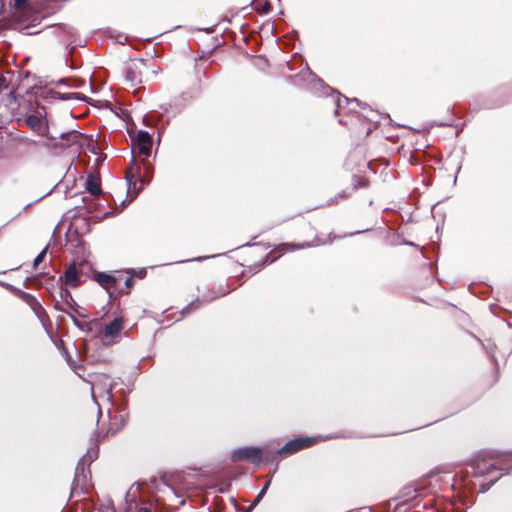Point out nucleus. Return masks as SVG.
<instances>
[{
  "instance_id": "1",
  "label": "nucleus",
  "mask_w": 512,
  "mask_h": 512,
  "mask_svg": "<svg viewBox=\"0 0 512 512\" xmlns=\"http://www.w3.org/2000/svg\"><path fill=\"white\" fill-rule=\"evenodd\" d=\"M336 104L335 114L339 123L346 127L353 144L358 145L377 128L374 118L377 116L372 109L363 106L357 100L342 98L340 94L332 96Z\"/></svg>"
},
{
  "instance_id": "27",
  "label": "nucleus",
  "mask_w": 512,
  "mask_h": 512,
  "mask_svg": "<svg viewBox=\"0 0 512 512\" xmlns=\"http://www.w3.org/2000/svg\"><path fill=\"white\" fill-rule=\"evenodd\" d=\"M228 292H229V290H228V289H222V290H220V291L216 294V296H215V297H212V298H210L209 300H212V299H215V298H218V297L224 296V295H226Z\"/></svg>"
},
{
  "instance_id": "17",
  "label": "nucleus",
  "mask_w": 512,
  "mask_h": 512,
  "mask_svg": "<svg viewBox=\"0 0 512 512\" xmlns=\"http://www.w3.org/2000/svg\"><path fill=\"white\" fill-rule=\"evenodd\" d=\"M85 187L91 195H100L102 192L100 177L97 175L89 174L86 179Z\"/></svg>"
},
{
  "instance_id": "16",
  "label": "nucleus",
  "mask_w": 512,
  "mask_h": 512,
  "mask_svg": "<svg viewBox=\"0 0 512 512\" xmlns=\"http://www.w3.org/2000/svg\"><path fill=\"white\" fill-rule=\"evenodd\" d=\"M17 295L31 307V309L38 317H41L43 314H45L42 305L33 295L21 290L18 291Z\"/></svg>"
},
{
  "instance_id": "22",
  "label": "nucleus",
  "mask_w": 512,
  "mask_h": 512,
  "mask_svg": "<svg viewBox=\"0 0 512 512\" xmlns=\"http://www.w3.org/2000/svg\"><path fill=\"white\" fill-rule=\"evenodd\" d=\"M201 306V302L199 300L191 302L185 309H183L182 314H188L192 311H195Z\"/></svg>"
},
{
  "instance_id": "14",
  "label": "nucleus",
  "mask_w": 512,
  "mask_h": 512,
  "mask_svg": "<svg viewBox=\"0 0 512 512\" xmlns=\"http://www.w3.org/2000/svg\"><path fill=\"white\" fill-rule=\"evenodd\" d=\"M60 296L63 303L61 305L57 304L56 309L64 312L69 317H71L75 323H78L76 317L70 312V310L76 311L75 306L77 305L71 292L67 288H63L61 289Z\"/></svg>"
},
{
  "instance_id": "3",
  "label": "nucleus",
  "mask_w": 512,
  "mask_h": 512,
  "mask_svg": "<svg viewBox=\"0 0 512 512\" xmlns=\"http://www.w3.org/2000/svg\"><path fill=\"white\" fill-rule=\"evenodd\" d=\"M96 457L97 451H88L78 462L75 469L74 480L71 485V498L88 495L91 476L90 464Z\"/></svg>"
},
{
  "instance_id": "24",
  "label": "nucleus",
  "mask_w": 512,
  "mask_h": 512,
  "mask_svg": "<svg viewBox=\"0 0 512 512\" xmlns=\"http://www.w3.org/2000/svg\"><path fill=\"white\" fill-rule=\"evenodd\" d=\"M8 87L6 78L0 74V93Z\"/></svg>"
},
{
  "instance_id": "9",
  "label": "nucleus",
  "mask_w": 512,
  "mask_h": 512,
  "mask_svg": "<svg viewBox=\"0 0 512 512\" xmlns=\"http://www.w3.org/2000/svg\"><path fill=\"white\" fill-rule=\"evenodd\" d=\"M45 118V106L37 104L35 113L27 115L25 118V123L31 130L37 132L39 135H43L48 129Z\"/></svg>"
},
{
  "instance_id": "11",
  "label": "nucleus",
  "mask_w": 512,
  "mask_h": 512,
  "mask_svg": "<svg viewBox=\"0 0 512 512\" xmlns=\"http://www.w3.org/2000/svg\"><path fill=\"white\" fill-rule=\"evenodd\" d=\"M93 280H95L102 288H104L109 297L113 299L116 291L117 283L121 280L117 278V271L110 274L105 272H96L93 275Z\"/></svg>"
},
{
  "instance_id": "32",
  "label": "nucleus",
  "mask_w": 512,
  "mask_h": 512,
  "mask_svg": "<svg viewBox=\"0 0 512 512\" xmlns=\"http://www.w3.org/2000/svg\"><path fill=\"white\" fill-rule=\"evenodd\" d=\"M72 136H73V138H75V139H76V138H79L81 135H80V134H77V133H73V134H72Z\"/></svg>"
},
{
  "instance_id": "10",
  "label": "nucleus",
  "mask_w": 512,
  "mask_h": 512,
  "mask_svg": "<svg viewBox=\"0 0 512 512\" xmlns=\"http://www.w3.org/2000/svg\"><path fill=\"white\" fill-rule=\"evenodd\" d=\"M310 246L311 245L308 242H303V243H282V244L278 245L273 251L268 253L265 256L264 260H262L259 264H257V267L261 268V267H263L267 263L274 262L278 257H280V255H282L284 253H287V252H290V251H294V250H298V249L308 248Z\"/></svg>"
},
{
  "instance_id": "12",
  "label": "nucleus",
  "mask_w": 512,
  "mask_h": 512,
  "mask_svg": "<svg viewBox=\"0 0 512 512\" xmlns=\"http://www.w3.org/2000/svg\"><path fill=\"white\" fill-rule=\"evenodd\" d=\"M124 328V321L122 317H116L112 322L105 325L101 330L100 335L104 343H114L115 339L119 337L120 332Z\"/></svg>"
},
{
  "instance_id": "13",
  "label": "nucleus",
  "mask_w": 512,
  "mask_h": 512,
  "mask_svg": "<svg viewBox=\"0 0 512 512\" xmlns=\"http://www.w3.org/2000/svg\"><path fill=\"white\" fill-rule=\"evenodd\" d=\"M117 278L121 280L117 283L113 300L128 295L134 285L133 275L129 272L117 271Z\"/></svg>"
},
{
  "instance_id": "28",
  "label": "nucleus",
  "mask_w": 512,
  "mask_h": 512,
  "mask_svg": "<svg viewBox=\"0 0 512 512\" xmlns=\"http://www.w3.org/2000/svg\"><path fill=\"white\" fill-rule=\"evenodd\" d=\"M146 275V271L145 270H140L137 274L138 277L140 278H143L144 276Z\"/></svg>"
},
{
  "instance_id": "30",
  "label": "nucleus",
  "mask_w": 512,
  "mask_h": 512,
  "mask_svg": "<svg viewBox=\"0 0 512 512\" xmlns=\"http://www.w3.org/2000/svg\"><path fill=\"white\" fill-rule=\"evenodd\" d=\"M9 96L12 98V99H15L16 98V92L15 91H11Z\"/></svg>"
},
{
  "instance_id": "33",
  "label": "nucleus",
  "mask_w": 512,
  "mask_h": 512,
  "mask_svg": "<svg viewBox=\"0 0 512 512\" xmlns=\"http://www.w3.org/2000/svg\"><path fill=\"white\" fill-rule=\"evenodd\" d=\"M53 12H54V10H52V11H47V12H43V16H46V15H48V14H50V13H53Z\"/></svg>"
},
{
  "instance_id": "25",
  "label": "nucleus",
  "mask_w": 512,
  "mask_h": 512,
  "mask_svg": "<svg viewBox=\"0 0 512 512\" xmlns=\"http://www.w3.org/2000/svg\"><path fill=\"white\" fill-rule=\"evenodd\" d=\"M137 512H156L155 509L150 506V507H140Z\"/></svg>"
},
{
  "instance_id": "29",
  "label": "nucleus",
  "mask_w": 512,
  "mask_h": 512,
  "mask_svg": "<svg viewBox=\"0 0 512 512\" xmlns=\"http://www.w3.org/2000/svg\"><path fill=\"white\" fill-rule=\"evenodd\" d=\"M503 512H512V503L508 505Z\"/></svg>"
},
{
  "instance_id": "18",
  "label": "nucleus",
  "mask_w": 512,
  "mask_h": 512,
  "mask_svg": "<svg viewBox=\"0 0 512 512\" xmlns=\"http://www.w3.org/2000/svg\"><path fill=\"white\" fill-rule=\"evenodd\" d=\"M64 276H65L66 284L71 286V287H77L81 283L80 278H79V274H78V270H77L75 264L70 265L66 269V271L64 273Z\"/></svg>"
},
{
  "instance_id": "15",
  "label": "nucleus",
  "mask_w": 512,
  "mask_h": 512,
  "mask_svg": "<svg viewBox=\"0 0 512 512\" xmlns=\"http://www.w3.org/2000/svg\"><path fill=\"white\" fill-rule=\"evenodd\" d=\"M126 421L123 415L115 414L110 417V422L107 428V431L104 435H100V441H104L108 439L110 436L116 435L119 431L123 429Z\"/></svg>"
},
{
  "instance_id": "6",
  "label": "nucleus",
  "mask_w": 512,
  "mask_h": 512,
  "mask_svg": "<svg viewBox=\"0 0 512 512\" xmlns=\"http://www.w3.org/2000/svg\"><path fill=\"white\" fill-rule=\"evenodd\" d=\"M233 462L247 461L259 465L263 461H270L271 458L266 450L254 446H245L235 449L231 454Z\"/></svg>"
},
{
  "instance_id": "8",
  "label": "nucleus",
  "mask_w": 512,
  "mask_h": 512,
  "mask_svg": "<svg viewBox=\"0 0 512 512\" xmlns=\"http://www.w3.org/2000/svg\"><path fill=\"white\" fill-rule=\"evenodd\" d=\"M318 437L301 436L288 441L282 448L276 451L279 455H292L303 449L310 448L319 442Z\"/></svg>"
},
{
  "instance_id": "21",
  "label": "nucleus",
  "mask_w": 512,
  "mask_h": 512,
  "mask_svg": "<svg viewBox=\"0 0 512 512\" xmlns=\"http://www.w3.org/2000/svg\"><path fill=\"white\" fill-rule=\"evenodd\" d=\"M271 10V4L268 1L259 3L256 7V11L260 14H267Z\"/></svg>"
},
{
  "instance_id": "7",
  "label": "nucleus",
  "mask_w": 512,
  "mask_h": 512,
  "mask_svg": "<svg viewBox=\"0 0 512 512\" xmlns=\"http://www.w3.org/2000/svg\"><path fill=\"white\" fill-rule=\"evenodd\" d=\"M149 69L147 62L143 59L130 61L124 69L126 82L131 86H137L144 82V72Z\"/></svg>"
},
{
  "instance_id": "5",
  "label": "nucleus",
  "mask_w": 512,
  "mask_h": 512,
  "mask_svg": "<svg viewBox=\"0 0 512 512\" xmlns=\"http://www.w3.org/2000/svg\"><path fill=\"white\" fill-rule=\"evenodd\" d=\"M89 377L93 396L111 401L113 398L112 390L114 388L111 375L103 372H92L89 374Z\"/></svg>"
},
{
  "instance_id": "23",
  "label": "nucleus",
  "mask_w": 512,
  "mask_h": 512,
  "mask_svg": "<svg viewBox=\"0 0 512 512\" xmlns=\"http://www.w3.org/2000/svg\"><path fill=\"white\" fill-rule=\"evenodd\" d=\"M46 252H47V248L43 249L38 255L37 257L34 259V262H33V265L34 267L38 266L43 260H44V257L46 255Z\"/></svg>"
},
{
  "instance_id": "4",
  "label": "nucleus",
  "mask_w": 512,
  "mask_h": 512,
  "mask_svg": "<svg viewBox=\"0 0 512 512\" xmlns=\"http://www.w3.org/2000/svg\"><path fill=\"white\" fill-rule=\"evenodd\" d=\"M502 465L501 457L495 455H479L471 463L474 476H489L491 482L499 478L497 472L504 469Z\"/></svg>"
},
{
  "instance_id": "26",
  "label": "nucleus",
  "mask_w": 512,
  "mask_h": 512,
  "mask_svg": "<svg viewBox=\"0 0 512 512\" xmlns=\"http://www.w3.org/2000/svg\"><path fill=\"white\" fill-rule=\"evenodd\" d=\"M195 94L198 95L201 93L202 91V86H201V80L198 79L197 83H196V86H195Z\"/></svg>"
},
{
  "instance_id": "2",
  "label": "nucleus",
  "mask_w": 512,
  "mask_h": 512,
  "mask_svg": "<svg viewBox=\"0 0 512 512\" xmlns=\"http://www.w3.org/2000/svg\"><path fill=\"white\" fill-rule=\"evenodd\" d=\"M133 153L138 157H143L141 162L145 169V175L141 176V167L139 164H132L126 171V180L128 182V193H132L135 198L141 191L142 185L151 179V166L148 158L151 155L152 137L147 131L140 130L132 136Z\"/></svg>"
},
{
  "instance_id": "19",
  "label": "nucleus",
  "mask_w": 512,
  "mask_h": 512,
  "mask_svg": "<svg viewBox=\"0 0 512 512\" xmlns=\"http://www.w3.org/2000/svg\"><path fill=\"white\" fill-rule=\"evenodd\" d=\"M270 484H271V478H269L266 481V483L264 484V486L262 487V489L260 490V492L258 493L256 498L254 499V501L251 503V505L248 507V509L245 512H250L261 501V499L266 494Z\"/></svg>"
},
{
  "instance_id": "31",
  "label": "nucleus",
  "mask_w": 512,
  "mask_h": 512,
  "mask_svg": "<svg viewBox=\"0 0 512 512\" xmlns=\"http://www.w3.org/2000/svg\"><path fill=\"white\" fill-rule=\"evenodd\" d=\"M158 70H159L158 67L157 68H152L151 72L156 75L158 73Z\"/></svg>"
},
{
  "instance_id": "20",
  "label": "nucleus",
  "mask_w": 512,
  "mask_h": 512,
  "mask_svg": "<svg viewBox=\"0 0 512 512\" xmlns=\"http://www.w3.org/2000/svg\"><path fill=\"white\" fill-rule=\"evenodd\" d=\"M32 0H12L11 5L17 10V11H25L28 9L31 5Z\"/></svg>"
}]
</instances>
